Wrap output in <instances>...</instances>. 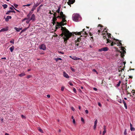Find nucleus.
<instances>
[{
    "instance_id": "obj_1",
    "label": "nucleus",
    "mask_w": 135,
    "mask_h": 135,
    "mask_svg": "<svg viewBox=\"0 0 135 135\" xmlns=\"http://www.w3.org/2000/svg\"><path fill=\"white\" fill-rule=\"evenodd\" d=\"M119 40V46H120V50H119V53L120 54L121 60L120 63L119 65V76H122L123 75V73H122L123 70H124V68L125 67V64L126 62H123L124 57V54L126 53V49L124 47L122 46V43Z\"/></svg>"
},
{
    "instance_id": "obj_2",
    "label": "nucleus",
    "mask_w": 135,
    "mask_h": 135,
    "mask_svg": "<svg viewBox=\"0 0 135 135\" xmlns=\"http://www.w3.org/2000/svg\"><path fill=\"white\" fill-rule=\"evenodd\" d=\"M59 15H58L57 17H54L52 21H56L57 20V18L62 19V21L59 24L61 26H64L65 25L66 22V21L65 20L66 16L63 14V13L62 11L60 12Z\"/></svg>"
},
{
    "instance_id": "obj_3",
    "label": "nucleus",
    "mask_w": 135,
    "mask_h": 135,
    "mask_svg": "<svg viewBox=\"0 0 135 135\" xmlns=\"http://www.w3.org/2000/svg\"><path fill=\"white\" fill-rule=\"evenodd\" d=\"M61 30L62 33L65 37L64 38L65 40H67L72 36V34L66 28L61 27Z\"/></svg>"
},
{
    "instance_id": "obj_4",
    "label": "nucleus",
    "mask_w": 135,
    "mask_h": 135,
    "mask_svg": "<svg viewBox=\"0 0 135 135\" xmlns=\"http://www.w3.org/2000/svg\"><path fill=\"white\" fill-rule=\"evenodd\" d=\"M81 18V17L78 14H74L73 15L72 19L73 20L75 21H79L80 20Z\"/></svg>"
},
{
    "instance_id": "obj_5",
    "label": "nucleus",
    "mask_w": 135,
    "mask_h": 135,
    "mask_svg": "<svg viewBox=\"0 0 135 135\" xmlns=\"http://www.w3.org/2000/svg\"><path fill=\"white\" fill-rule=\"evenodd\" d=\"M108 48L107 47H105L99 49L98 50L100 52L102 51H108Z\"/></svg>"
},
{
    "instance_id": "obj_6",
    "label": "nucleus",
    "mask_w": 135,
    "mask_h": 135,
    "mask_svg": "<svg viewBox=\"0 0 135 135\" xmlns=\"http://www.w3.org/2000/svg\"><path fill=\"white\" fill-rule=\"evenodd\" d=\"M39 49L44 50H45L46 49V46L44 44H42L39 46Z\"/></svg>"
},
{
    "instance_id": "obj_7",
    "label": "nucleus",
    "mask_w": 135,
    "mask_h": 135,
    "mask_svg": "<svg viewBox=\"0 0 135 135\" xmlns=\"http://www.w3.org/2000/svg\"><path fill=\"white\" fill-rule=\"evenodd\" d=\"M35 15L34 14H33L32 15L30 18V20L34 21L35 20Z\"/></svg>"
},
{
    "instance_id": "obj_8",
    "label": "nucleus",
    "mask_w": 135,
    "mask_h": 135,
    "mask_svg": "<svg viewBox=\"0 0 135 135\" xmlns=\"http://www.w3.org/2000/svg\"><path fill=\"white\" fill-rule=\"evenodd\" d=\"M8 30V27H7L6 28H4L0 30V32H4L6 31H7Z\"/></svg>"
},
{
    "instance_id": "obj_9",
    "label": "nucleus",
    "mask_w": 135,
    "mask_h": 135,
    "mask_svg": "<svg viewBox=\"0 0 135 135\" xmlns=\"http://www.w3.org/2000/svg\"><path fill=\"white\" fill-rule=\"evenodd\" d=\"M74 2L73 0H69L68 2V5H70V4H73Z\"/></svg>"
},
{
    "instance_id": "obj_10",
    "label": "nucleus",
    "mask_w": 135,
    "mask_h": 135,
    "mask_svg": "<svg viewBox=\"0 0 135 135\" xmlns=\"http://www.w3.org/2000/svg\"><path fill=\"white\" fill-rule=\"evenodd\" d=\"M63 76L66 78H69V76L68 75V74L65 73V72L64 71L63 73Z\"/></svg>"
},
{
    "instance_id": "obj_11",
    "label": "nucleus",
    "mask_w": 135,
    "mask_h": 135,
    "mask_svg": "<svg viewBox=\"0 0 135 135\" xmlns=\"http://www.w3.org/2000/svg\"><path fill=\"white\" fill-rule=\"evenodd\" d=\"M12 18L11 16H7L5 18V21L6 22H8L9 21V19H11Z\"/></svg>"
},
{
    "instance_id": "obj_12",
    "label": "nucleus",
    "mask_w": 135,
    "mask_h": 135,
    "mask_svg": "<svg viewBox=\"0 0 135 135\" xmlns=\"http://www.w3.org/2000/svg\"><path fill=\"white\" fill-rule=\"evenodd\" d=\"M115 45H117V46H118V43H117V44H116V43H115L113 42H112V43L111 44V46Z\"/></svg>"
},
{
    "instance_id": "obj_13",
    "label": "nucleus",
    "mask_w": 135,
    "mask_h": 135,
    "mask_svg": "<svg viewBox=\"0 0 135 135\" xmlns=\"http://www.w3.org/2000/svg\"><path fill=\"white\" fill-rule=\"evenodd\" d=\"M61 8V6H59L58 8L56 10V12L57 13H60V10Z\"/></svg>"
},
{
    "instance_id": "obj_14",
    "label": "nucleus",
    "mask_w": 135,
    "mask_h": 135,
    "mask_svg": "<svg viewBox=\"0 0 135 135\" xmlns=\"http://www.w3.org/2000/svg\"><path fill=\"white\" fill-rule=\"evenodd\" d=\"M122 102H123V103L124 104V106L125 108L126 109H127V105L126 104V102L124 101H122Z\"/></svg>"
},
{
    "instance_id": "obj_15",
    "label": "nucleus",
    "mask_w": 135,
    "mask_h": 135,
    "mask_svg": "<svg viewBox=\"0 0 135 135\" xmlns=\"http://www.w3.org/2000/svg\"><path fill=\"white\" fill-rule=\"evenodd\" d=\"M15 48L14 46H12L9 48V49L11 52H12Z\"/></svg>"
},
{
    "instance_id": "obj_16",
    "label": "nucleus",
    "mask_w": 135,
    "mask_h": 135,
    "mask_svg": "<svg viewBox=\"0 0 135 135\" xmlns=\"http://www.w3.org/2000/svg\"><path fill=\"white\" fill-rule=\"evenodd\" d=\"M72 58L74 60H78L80 59L79 58L75 56L73 57Z\"/></svg>"
},
{
    "instance_id": "obj_17",
    "label": "nucleus",
    "mask_w": 135,
    "mask_h": 135,
    "mask_svg": "<svg viewBox=\"0 0 135 135\" xmlns=\"http://www.w3.org/2000/svg\"><path fill=\"white\" fill-rule=\"evenodd\" d=\"M42 6H43V5L41 4L38 8L37 9V12H38L39 11L41 7H42Z\"/></svg>"
},
{
    "instance_id": "obj_18",
    "label": "nucleus",
    "mask_w": 135,
    "mask_h": 135,
    "mask_svg": "<svg viewBox=\"0 0 135 135\" xmlns=\"http://www.w3.org/2000/svg\"><path fill=\"white\" fill-rule=\"evenodd\" d=\"M25 75V73H22L20 74L19 75L21 77L23 76L24 75Z\"/></svg>"
},
{
    "instance_id": "obj_19",
    "label": "nucleus",
    "mask_w": 135,
    "mask_h": 135,
    "mask_svg": "<svg viewBox=\"0 0 135 135\" xmlns=\"http://www.w3.org/2000/svg\"><path fill=\"white\" fill-rule=\"evenodd\" d=\"M2 6L3 7L4 9H5L7 8V5L6 4H4V5H3Z\"/></svg>"
},
{
    "instance_id": "obj_20",
    "label": "nucleus",
    "mask_w": 135,
    "mask_h": 135,
    "mask_svg": "<svg viewBox=\"0 0 135 135\" xmlns=\"http://www.w3.org/2000/svg\"><path fill=\"white\" fill-rule=\"evenodd\" d=\"M36 8V7H35V6L33 5V6L32 8L31 9V11H33Z\"/></svg>"
},
{
    "instance_id": "obj_21",
    "label": "nucleus",
    "mask_w": 135,
    "mask_h": 135,
    "mask_svg": "<svg viewBox=\"0 0 135 135\" xmlns=\"http://www.w3.org/2000/svg\"><path fill=\"white\" fill-rule=\"evenodd\" d=\"M31 14L28 13V14L27 15V18H28V19H30V16H31Z\"/></svg>"
},
{
    "instance_id": "obj_22",
    "label": "nucleus",
    "mask_w": 135,
    "mask_h": 135,
    "mask_svg": "<svg viewBox=\"0 0 135 135\" xmlns=\"http://www.w3.org/2000/svg\"><path fill=\"white\" fill-rule=\"evenodd\" d=\"M31 14L28 13V14L27 15V18H28V19H30V16H31Z\"/></svg>"
},
{
    "instance_id": "obj_23",
    "label": "nucleus",
    "mask_w": 135,
    "mask_h": 135,
    "mask_svg": "<svg viewBox=\"0 0 135 135\" xmlns=\"http://www.w3.org/2000/svg\"><path fill=\"white\" fill-rule=\"evenodd\" d=\"M62 59L61 58H56L55 59V60L56 61V62H57L59 60H62Z\"/></svg>"
},
{
    "instance_id": "obj_24",
    "label": "nucleus",
    "mask_w": 135,
    "mask_h": 135,
    "mask_svg": "<svg viewBox=\"0 0 135 135\" xmlns=\"http://www.w3.org/2000/svg\"><path fill=\"white\" fill-rule=\"evenodd\" d=\"M107 35L108 36V37L109 38H111V35L109 33H107Z\"/></svg>"
},
{
    "instance_id": "obj_25",
    "label": "nucleus",
    "mask_w": 135,
    "mask_h": 135,
    "mask_svg": "<svg viewBox=\"0 0 135 135\" xmlns=\"http://www.w3.org/2000/svg\"><path fill=\"white\" fill-rule=\"evenodd\" d=\"M14 29L15 30H16L17 32H19L20 31L19 28H17L16 27H15Z\"/></svg>"
},
{
    "instance_id": "obj_26",
    "label": "nucleus",
    "mask_w": 135,
    "mask_h": 135,
    "mask_svg": "<svg viewBox=\"0 0 135 135\" xmlns=\"http://www.w3.org/2000/svg\"><path fill=\"white\" fill-rule=\"evenodd\" d=\"M28 28V27H27V28H26L23 30H22V31H21V32H24L25 31H26L27 30V29Z\"/></svg>"
},
{
    "instance_id": "obj_27",
    "label": "nucleus",
    "mask_w": 135,
    "mask_h": 135,
    "mask_svg": "<svg viewBox=\"0 0 135 135\" xmlns=\"http://www.w3.org/2000/svg\"><path fill=\"white\" fill-rule=\"evenodd\" d=\"M113 48L115 49V51H118V48L116 47V46H114Z\"/></svg>"
},
{
    "instance_id": "obj_28",
    "label": "nucleus",
    "mask_w": 135,
    "mask_h": 135,
    "mask_svg": "<svg viewBox=\"0 0 135 135\" xmlns=\"http://www.w3.org/2000/svg\"><path fill=\"white\" fill-rule=\"evenodd\" d=\"M131 130L132 131H135V128L134 127H132L131 128Z\"/></svg>"
},
{
    "instance_id": "obj_29",
    "label": "nucleus",
    "mask_w": 135,
    "mask_h": 135,
    "mask_svg": "<svg viewBox=\"0 0 135 135\" xmlns=\"http://www.w3.org/2000/svg\"><path fill=\"white\" fill-rule=\"evenodd\" d=\"M39 3H37L36 4H35L34 5L36 7L37 6L39 5Z\"/></svg>"
},
{
    "instance_id": "obj_30",
    "label": "nucleus",
    "mask_w": 135,
    "mask_h": 135,
    "mask_svg": "<svg viewBox=\"0 0 135 135\" xmlns=\"http://www.w3.org/2000/svg\"><path fill=\"white\" fill-rule=\"evenodd\" d=\"M85 29H84L83 30V31L84 32L83 33H84H84L86 35L87 34V33L86 32V31H85Z\"/></svg>"
},
{
    "instance_id": "obj_31",
    "label": "nucleus",
    "mask_w": 135,
    "mask_h": 135,
    "mask_svg": "<svg viewBox=\"0 0 135 135\" xmlns=\"http://www.w3.org/2000/svg\"><path fill=\"white\" fill-rule=\"evenodd\" d=\"M10 12H11V10H9V11H8L6 13V14L7 15H8L9 14V13H10Z\"/></svg>"
},
{
    "instance_id": "obj_32",
    "label": "nucleus",
    "mask_w": 135,
    "mask_h": 135,
    "mask_svg": "<svg viewBox=\"0 0 135 135\" xmlns=\"http://www.w3.org/2000/svg\"><path fill=\"white\" fill-rule=\"evenodd\" d=\"M76 47L78 48H80V46H79L78 44H76Z\"/></svg>"
},
{
    "instance_id": "obj_33",
    "label": "nucleus",
    "mask_w": 135,
    "mask_h": 135,
    "mask_svg": "<svg viewBox=\"0 0 135 135\" xmlns=\"http://www.w3.org/2000/svg\"><path fill=\"white\" fill-rule=\"evenodd\" d=\"M28 20V18H24V19H23L22 20V22H23L24 21H25V20Z\"/></svg>"
},
{
    "instance_id": "obj_34",
    "label": "nucleus",
    "mask_w": 135,
    "mask_h": 135,
    "mask_svg": "<svg viewBox=\"0 0 135 135\" xmlns=\"http://www.w3.org/2000/svg\"><path fill=\"white\" fill-rule=\"evenodd\" d=\"M31 4H27L26 5H24L23 6V7H25V6H30Z\"/></svg>"
},
{
    "instance_id": "obj_35",
    "label": "nucleus",
    "mask_w": 135,
    "mask_h": 135,
    "mask_svg": "<svg viewBox=\"0 0 135 135\" xmlns=\"http://www.w3.org/2000/svg\"><path fill=\"white\" fill-rule=\"evenodd\" d=\"M124 135H127V132L126 129H125L124 131Z\"/></svg>"
},
{
    "instance_id": "obj_36",
    "label": "nucleus",
    "mask_w": 135,
    "mask_h": 135,
    "mask_svg": "<svg viewBox=\"0 0 135 135\" xmlns=\"http://www.w3.org/2000/svg\"><path fill=\"white\" fill-rule=\"evenodd\" d=\"M10 42L12 44H14V40H11L10 41Z\"/></svg>"
},
{
    "instance_id": "obj_37",
    "label": "nucleus",
    "mask_w": 135,
    "mask_h": 135,
    "mask_svg": "<svg viewBox=\"0 0 135 135\" xmlns=\"http://www.w3.org/2000/svg\"><path fill=\"white\" fill-rule=\"evenodd\" d=\"M97 119H96L94 122V124L97 125Z\"/></svg>"
},
{
    "instance_id": "obj_38",
    "label": "nucleus",
    "mask_w": 135,
    "mask_h": 135,
    "mask_svg": "<svg viewBox=\"0 0 135 135\" xmlns=\"http://www.w3.org/2000/svg\"><path fill=\"white\" fill-rule=\"evenodd\" d=\"M38 130L41 132V133H43V131H42V130L41 129L39 128V129H38Z\"/></svg>"
},
{
    "instance_id": "obj_39",
    "label": "nucleus",
    "mask_w": 135,
    "mask_h": 135,
    "mask_svg": "<svg viewBox=\"0 0 135 135\" xmlns=\"http://www.w3.org/2000/svg\"><path fill=\"white\" fill-rule=\"evenodd\" d=\"M12 6V7H13V8H14V9H15L16 10V11L17 12H20V11H19V10H17V9H15L13 6Z\"/></svg>"
},
{
    "instance_id": "obj_40",
    "label": "nucleus",
    "mask_w": 135,
    "mask_h": 135,
    "mask_svg": "<svg viewBox=\"0 0 135 135\" xmlns=\"http://www.w3.org/2000/svg\"><path fill=\"white\" fill-rule=\"evenodd\" d=\"M73 91H74V93H76V89L74 88H73Z\"/></svg>"
},
{
    "instance_id": "obj_41",
    "label": "nucleus",
    "mask_w": 135,
    "mask_h": 135,
    "mask_svg": "<svg viewBox=\"0 0 135 135\" xmlns=\"http://www.w3.org/2000/svg\"><path fill=\"white\" fill-rule=\"evenodd\" d=\"M28 20H27L26 21V23L27 24H28L29 23L30 21H31V20H30V19H28Z\"/></svg>"
},
{
    "instance_id": "obj_42",
    "label": "nucleus",
    "mask_w": 135,
    "mask_h": 135,
    "mask_svg": "<svg viewBox=\"0 0 135 135\" xmlns=\"http://www.w3.org/2000/svg\"><path fill=\"white\" fill-rule=\"evenodd\" d=\"M64 86H62L61 88V90L62 91H63L64 90Z\"/></svg>"
},
{
    "instance_id": "obj_43",
    "label": "nucleus",
    "mask_w": 135,
    "mask_h": 135,
    "mask_svg": "<svg viewBox=\"0 0 135 135\" xmlns=\"http://www.w3.org/2000/svg\"><path fill=\"white\" fill-rule=\"evenodd\" d=\"M81 121L83 123H84V119H83V117H81Z\"/></svg>"
},
{
    "instance_id": "obj_44",
    "label": "nucleus",
    "mask_w": 135,
    "mask_h": 135,
    "mask_svg": "<svg viewBox=\"0 0 135 135\" xmlns=\"http://www.w3.org/2000/svg\"><path fill=\"white\" fill-rule=\"evenodd\" d=\"M107 43L108 42H111V41L110 40H109V39H108L107 38Z\"/></svg>"
},
{
    "instance_id": "obj_45",
    "label": "nucleus",
    "mask_w": 135,
    "mask_h": 135,
    "mask_svg": "<svg viewBox=\"0 0 135 135\" xmlns=\"http://www.w3.org/2000/svg\"><path fill=\"white\" fill-rule=\"evenodd\" d=\"M53 15L54 16V17H57V14L56 13H55L53 14Z\"/></svg>"
},
{
    "instance_id": "obj_46",
    "label": "nucleus",
    "mask_w": 135,
    "mask_h": 135,
    "mask_svg": "<svg viewBox=\"0 0 135 135\" xmlns=\"http://www.w3.org/2000/svg\"><path fill=\"white\" fill-rule=\"evenodd\" d=\"M122 101H124L123 99L122 100L120 99V100L119 101V102L120 103H123V102H122Z\"/></svg>"
},
{
    "instance_id": "obj_47",
    "label": "nucleus",
    "mask_w": 135,
    "mask_h": 135,
    "mask_svg": "<svg viewBox=\"0 0 135 135\" xmlns=\"http://www.w3.org/2000/svg\"><path fill=\"white\" fill-rule=\"evenodd\" d=\"M106 132V130H104L103 132V135H104Z\"/></svg>"
},
{
    "instance_id": "obj_48",
    "label": "nucleus",
    "mask_w": 135,
    "mask_h": 135,
    "mask_svg": "<svg viewBox=\"0 0 135 135\" xmlns=\"http://www.w3.org/2000/svg\"><path fill=\"white\" fill-rule=\"evenodd\" d=\"M31 76H31V75H28L27 76V78L28 79H29L30 78H31Z\"/></svg>"
},
{
    "instance_id": "obj_49",
    "label": "nucleus",
    "mask_w": 135,
    "mask_h": 135,
    "mask_svg": "<svg viewBox=\"0 0 135 135\" xmlns=\"http://www.w3.org/2000/svg\"><path fill=\"white\" fill-rule=\"evenodd\" d=\"M71 109L73 111H74L75 110V109L73 107H71Z\"/></svg>"
},
{
    "instance_id": "obj_50",
    "label": "nucleus",
    "mask_w": 135,
    "mask_h": 135,
    "mask_svg": "<svg viewBox=\"0 0 135 135\" xmlns=\"http://www.w3.org/2000/svg\"><path fill=\"white\" fill-rule=\"evenodd\" d=\"M81 32H82V31H81L80 32H77V34L78 35H80L81 34Z\"/></svg>"
},
{
    "instance_id": "obj_51",
    "label": "nucleus",
    "mask_w": 135,
    "mask_h": 135,
    "mask_svg": "<svg viewBox=\"0 0 135 135\" xmlns=\"http://www.w3.org/2000/svg\"><path fill=\"white\" fill-rule=\"evenodd\" d=\"M96 127H97V125L94 124V127H93L94 129H96Z\"/></svg>"
},
{
    "instance_id": "obj_52",
    "label": "nucleus",
    "mask_w": 135,
    "mask_h": 135,
    "mask_svg": "<svg viewBox=\"0 0 135 135\" xmlns=\"http://www.w3.org/2000/svg\"><path fill=\"white\" fill-rule=\"evenodd\" d=\"M14 6L16 8H17L18 6V5L16 4H14Z\"/></svg>"
},
{
    "instance_id": "obj_53",
    "label": "nucleus",
    "mask_w": 135,
    "mask_h": 135,
    "mask_svg": "<svg viewBox=\"0 0 135 135\" xmlns=\"http://www.w3.org/2000/svg\"><path fill=\"white\" fill-rule=\"evenodd\" d=\"M103 129H104V130H106V126H104V128Z\"/></svg>"
},
{
    "instance_id": "obj_54",
    "label": "nucleus",
    "mask_w": 135,
    "mask_h": 135,
    "mask_svg": "<svg viewBox=\"0 0 135 135\" xmlns=\"http://www.w3.org/2000/svg\"><path fill=\"white\" fill-rule=\"evenodd\" d=\"M73 123L74 124H75V119H73Z\"/></svg>"
},
{
    "instance_id": "obj_55",
    "label": "nucleus",
    "mask_w": 135,
    "mask_h": 135,
    "mask_svg": "<svg viewBox=\"0 0 135 135\" xmlns=\"http://www.w3.org/2000/svg\"><path fill=\"white\" fill-rule=\"evenodd\" d=\"M56 21H52V22L53 25H55V24L56 23Z\"/></svg>"
},
{
    "instance_id": "obj_56",
    "label": "nucleus",
    "mask_w": 135,
    "mask_h": 135,
    "mask_svg": "<svg viewBox=\"0 0 135 135\" xmlns=\"http://www.w3.org/2000/svg\"><path fill=\"white\" fill-rule=\"evenodd\" d=\"M93 71H94V72H96L97 74H98V73L97 72V71H96V70H95V69H93Z\"/></svg>"
},
{
    "instance_id": "obj_57",
    "label": "nucleus",
    "mask_w": 135,
    "mask_h": 135,
    "mask_svg": "<svg viewBox=\"0 0 135 135\" xmlns=\"http://www.w3.org/2000/svg\"><path fill=\"white\" fill-rule=\"evenodd\" d=\"M58 52H59V53L61 54H64V52H61V51H59Z\"/></svg>"
},
{
    "instance_id": "obj_58",
    "label": "nucleus",
    "mask_w": 135,
    "mask_h": 135,
    "mask_svg": "<svg viewBox=\"0 0 135 135\" xmlns=\"http://www.w3.org/2000/svg\"><path fill=\"white\" fill-rule=\"evenodd\" d=\"M85 112L86 114H88V111L87 110H85Z\"/></svg>"
},
{
    "instance_id": "obj_59",
    "label": "nucleus",
    "mask_w": 135,
    "mask_h": 135,
    "mask_svg": "<svg viewBox=\"0 0 135 135\" xmlns=\"http://www.w3.org/2000/svg\"><path fill=\"white\" fill-rule=\"evenodd\" d=\"M93 89L95 91H96L97 90V89L95 88H94Z\"/></svg>"
},
{
    "instance_id": "obj_60",
    "label": "nucleus",
    "mask_w": 135,
    "mask_h": 135,
    "mask_svg": "<svg viewBox=\"0 0 135 135\" xmlns=\"http://www.w3.org/2000/svg\"><path fill=\"white\" fill-rule=\"evenodd\" d=\"M71 69L72 71H75V70L74 69H73L72 68H71Z\"/></svg>"
},
{
    "instance_id": "obj_61",
    "label": "nucleus",
    "mask_w": 135,
    "mask_h": 135,
    "mask_svg": "<svg viewBox=\"0 0 135 135\" xmlns=\"http://www.w3.org/2000/svg\"><path fill=\"white\" fill-rule=\"evenodd\" d=\"M69 85L71 86H73V84H72L70 82H69Z\"/></svg>"
},
{
    "instance_id": "obj_62",
    "label": "nucleus",
    "mask_w": 135,
    "mask_h": 135,
    "mask_svg": "<svg viewBox=\"0 0 135 135\" xmlns=\"http://www.w3.org/2000/svg\"><path fill=\"white\" fill-rule=\"evenodd\" d=\"M98 105L99 106H100V107H101V104L100 103H98Z\"/></svg>"
},
{
    "instance_id": "obj_63",
    "label": "nucleus",
    "mask_w": 135,
    "mask_h": 135,
    "mask_svg": "<svg viewBox=\"0 0 135 135\" xmlns=\"http://www.w3.org/2000/svg\"><path fill=\"white\" fill-rule=\"evenodd\" d=\"M21 116V117L23 118H25V116L23 115H22Z\"/></svg>"
},
{
    "instance_id": "obj_64",
    "label": "nucleus",
    "mask_w": 135,
    "mask_h": 135,
    "mask_svg": "<svg viewBox=\"0 0 135 135\" xmlns=\"http://www.w3.org/2000/svg\"><path fill=\"white\" fill-rule=\"evenodd\" d=\"M47 97L48 98H49L50 97V95H49V94H48L47 95Z\"/></svg>"
}]
</instances>
